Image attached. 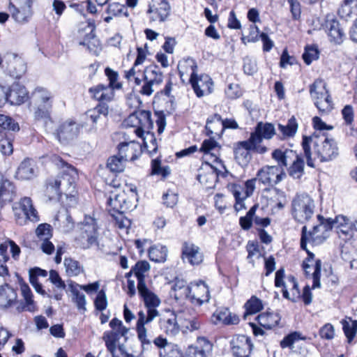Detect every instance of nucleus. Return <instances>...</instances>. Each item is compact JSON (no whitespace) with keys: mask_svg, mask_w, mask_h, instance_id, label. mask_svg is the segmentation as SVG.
I'll list each match as a JSON object with an SVG mask.
<instances>
[{"mask_svg":"<svg viewBox=\"0 0 357 357\" xmlns=\"http://www.w3.org/2000/svg\"><path fill=\"white\" fill-rule=\"evenodd\" d=\"M64 266L66 273L69 277L77 276L84 271V268L79 262L72 258H65Z\"/></svg>","mask_w":357,"mask_h":357,"instance_id":"obj_50","label":"nucleus"},{"mask_svg":"<svg viewBox=\"0 0 357 357\" xmlns=\"http://www.w3.org/2000/svg\"><path fill=\"white\" fill-rule=\"evenodd\" d=\"M302 268L307 277L312 276V289L319 288L321 287L320 276L321 261L320 259H316L314 264H312L311 262H307V261H303Z\"/></svg>","mask_w":357,"mask_h":357,"instance_id":"obj_27","label":"nucleus"},{"mask_svg":"<svg viewBox=\"0 0 357 357\" xmlns=\"http://www.w3.org/2000/svg\"><path fill=\"white\" fill-rule=\"evenodd\" d=\"M38 174L36 162L31 158L24 159L16 171V178L20 180H30L35 178Z\"/></svg>","mask_w":357,"mask_h":357,"instance_id":"obj_22","label":"nucleus"},{"mask_svg":"<svg viewBox=\"0 0 357 357\" xmlns=\"http://www.w3.org/2000/svg\"><path fill=\"white\" fill-rule=\"evenodd\" d=\"M217 147L218 142L213 138H211L209 139H205L203 142L200 151L204 153V155L206 158L210 157L213 159V162H220L221 160L219 158V157L215 153L211 152Z\"/></svg>","mask_w":357,"mask_h":357,"instance_id":"obj_47","label":"nucleus"},{"mask_svg":"<svg viewBox=\"0 0 357 357\" xmlns=\"http://www.w3.org/2000/svg\"><path fill=\"white\" fill-rule=\"evenodd\" d=\"M257 207L258 205L255 204L250 208L245 216L240 218L239 223L242 229L244 230H248L251 228L252 220Z\"/></svg>","mask_w":357,"mask_h":357,"instance_id":"obj_56","label":"nucleus"},{"mask_svg":"<svg viewBox=\"0 0 357 357\" xmlns=\"http://www.w3.org/2000/svg\"><path fill=\"white\" fill-rule=\"evenodd\" d=\"M26 67L24 62L16 56L13 57L8 63L6 70L14 78L19 79L26 72Z\"/></svg>","mask_w":357,"mask_h":357,"instance_id":"obj_39","label":"nucleus"},{"mask_svg":"<svg viewBox=\"0 0 357 357\" xmlns=\"http://www.w3.org/2000/svg\"><path fill=\"white\" fill-rule=\"evenodd\" d=\"M341 114L346 126L351 127L354 121V107L351 105H345L341 110Z\"/></svg>","mask_w":357,"mask_h":357,"instance_id":"obj_64","label":"nucleus"},{"mask_svg":"<svg viewBox=\"0 0 357 357\" xmlns=\"http://www.w3.org/2000/svg\"><path fill=\"white\" fill-rule=\"evenodd\" d=\"M187 67H190L191 70L190 82L197 96L201 98L206 93H211L213 90V81L208 75L202 74L199 76L197 75V66L195 60L188 59L178 64V68L181 78L184 75L181 68Z\"/></svg>","mask_w":357,"mask_h":357,"instance_id":"obj_4","label":"nucleus"},{"mask_svg":"<svg viewBox=\"0 0 357 357\" xmlns=\"http://www.w3.org/2000/svg\"><path fill=\"white\" fill-rule=\"evenodd\" d=\"M0 149L3 154L9 155L13 153V144L7 138V132L0 130Z\"/></svg>","mask_w":357,"mask_h":357,"instance_id":"obj_57","label":"nucleus"},{"mask_svg":"<svg viewBox=\"0 0 357 357\" xmlns=\"http://www.w3.org/2000/svg\"><path fill=\"white\" fill-rule=\"evenodd\" d=\"M303 154L307 166L315 167V161L329 162L337 158L339 154L337 142L333 138L324 135L303 136L302 140Z\"/></svg>","mask_w":357,"mask_h":357,"instance_id":"obj_1","label":"nucleus"},{"mask_svg":"<svg viewBox=\"0 0 357 357\" xmlns=\"http://www.w3.org/2000/svg\"><path fill=\"white\" fill-rule=\"evenodd\" d=\"M149 269L150 265L146 261H139L132 267L131 272H133L137 279V287H140L141 284H146L144 273L149 271Z\"/></svg>","mask_w":357,"mask_h":357,"instance_id":"obj_44","label":"nucleus"},{"mask_svg":"<svg viewBox=\"0 0 357 357\" xmlns=\"http://www.w3.org/2000/svg\"><path fill=\"white\" fill-rule=\"evenodd\" d=\"M307 339V337L303 335L300 332L294 331L286 335L280 341V345L282 349L289 348L293 352L296 353L297 351L294 349V344L298 340H306Z\"/></svg>","mask_w":357,"mask_h":357,"instance_id":"obj_45","label":"nucleus"},{"mask_svg":"<svg viewBox=\"0 0 357 357\" xmlns=\"http://www.w3.org/2000/svg\"><path fill=\"white\" fill-rule=\"evenodd\" d=\"M34 119L37 121L50 119V112L52 107V103L35 104Z\"/></svg>","mask_w":357,"mask_h":357,"instance_id":"obj_52","label":"nucleus"},{"mask_svg":"<svg viewBox=\"0 0 357 357\" xmlns=\"http://www.w3.org/2000/svg\"><path fill=\"white\" fill-rule=\"evenodd\" d=\"M7 102L10 105H20L29 99V92L23 85L14 83L7 89Z\"/></svg>","mask_w":357,"mask_h":357,"instance_id":"obj_20","label":"nucleus"},{"mask_svg":"<svg viewBox=\"0 0 357 357\" xmlns=\"http://www.w3.org/2000/svg\"><path fill=\"white\" fill-rule=\"evenodd\" d=\"M16 291L8 284L0 287V308L6 310L14 306L17 302Z\"/></svg>","mask_w":357,"mask_h":357,"instance_id":"obj_28","label":"nucleus"},{"mask_svg":"<svg viewBox=\"0 0 357 357\" xmlns=\"http://www.w3.org/2000/svg\"><path fill=\"white\" fill-rule=\"evenodd\" d=\"M275 134L274 126L270 123L259 122L250 134V138L257 145L262 146L263 139H270Z\"/></svg>","mask_w":357,"mask_h":357,"instance_id":"obj_21","label":"nucleus"},{"mask_svg":"<svg viewBox=\"0 0 357 357\" xmlns=\"http://www.w3.org/2000/svg\"><path fill=\"white\" fill-rule=\"evenodd\" d=\"M319 51L316 47L307 46L303 54V59L307 65H310L313 61L318 59Z\"/></svg>","mask_w":357,"mask_h":357,"instance_id":"obj_62","label":"nucleus"},{"mask_svg":"<svg viewBox=\"0 0 357 357\" xmlns=\"http://www.w3.org/2000/svg\"><path fill=\"white\" fill-rule=\"evenodd\" d=\"M137 66L134 63L133 66L129 70L126 71L125 77L129 81L133 79L135 85L140 86L142 82V77L141 70L137 69Z\"/></svg>","mask_w":357,"mask_h":357,"instance_id":"obj_60","label":"nucleus"},{"mask_svg":"<svg viewBox=\"0 0 357 357\" xmlns=\"http://www.w3.org/2000/svg\"><path fill=\"white\" fill-rule=\"evenodd\" d=\"M54 162L62 169V175L50 181L47 186L48 193H52V197L61 196L64 192L67 194L72 191L70 188H75V181L77 178V171L75 167L65 162L59 157H55Z\"/></svg>","mask_w":357,"mask_h":357,"instance_id":"obj_3","label":"nucleus"},{"mask_svg":"<svg viewBox=\"0 0 357 357\" xmlns=\"http://www.w3.org/2000/svg\"><path fill=\"white\" fill-rule=\"evenodd\" d=\"M15 5L10 3L9 10L12 17L20 23L29 22L33 15L32 5L33 0H14Z\"/></svg>","mask_w":357,"mask_h":357,"instance_id":"obj_13","label":"nucleus"},{"mask_svg":"<svg viewBox=\"0 0 357 357\" xmlns=\"http://www.w3.org/2000/svg\"><path fill=\"white\" fill-rule=\"evenodd\" d=\"M81 126L73 120H68L61 123L56 130V135L60 142L68 144L75 139L79 132Z\"/></svg>","mask_w":357,"mask_h":357,"instance_id":"obj_14","label":"nucleus"},{"mask_svg":"<svg viewBox=\"0 0 357 357\" xmlns=\"http://www.w3.org/2000/svg\"><path fill=\"white\" fill-rule=\"evenodd\" d=\"M171 7L169 2L166 0H158L155 1V3L149 5L147 13H154L157 16H152L151 20L155 21L158 20L160 22H165L167 20L170 15Z\"/></svg>","mask_w":357,"mask_h":357,"instance_id":"obj_24","label":"nucleus"},{"mask_svg":"<svg viewBox=\"0 0 357 357\" xmlns=\"http://www.w3.org/2000/svg\"><path fill=\"white\" fill-rule=\"evenodd\" d=\"M143 85L139 93L143 96H150L163 81V75L160 68L155 65L146 67L142 73Z\"/></svg>","mask_w":357,"mask_h":357,"instance_id":"obj_9","label":"nucleus"},{"mask_svg":"<svg viewBox=\"0 0 357 357\" xmlns=\"http://www.w3.org/2000/svg\"><path fill=\"white\" fill-rule=\"evenodd\" d=\"M21 291L23 299L21 301H18L17 299V302L15 304L16 306V312L18 313H21L24 311L29 312H36L38 310V307L35 301H33V295L28 284H22Z\"/></svg>","mask_w":357,"mask_h":357,"instance_id":"obj_17","label":"nucleus"},{"mask_svg":"<svg viewBox=\"0 0 357 357\" xmlns=\"http://www.w3.org/2000/svg\"><path fill=\"white\" fill-rule=\"evenodd\" d=\"M36 234L40 241L50 239L52 236V229L50 225L40 224L36 229Z\"/></svg>","mask_w":357,"mask_h":357,"instance_id":"obj_59","label":"nucleus"},{"mask_svg":"<svg viewBox=\"0 0 357 357\" xmlns=\"http://www.w3.org/2000/svg\"><path fill=\"white\" fill-rule=\"evenodd\" d=\"M135 144L134 140L129 142H122L119 144V155L124 160H135L137 158L136 149L135 148Z\"/></svg>","mask_w":357,"mask_h":357,"instance_id":"obj_40","label":"nucleus"},{"mask_svg":"<svg viewBox=\"0 0 357 357\" xmlns=\"http://www.w3.org/2000/svg\"><path fill=\"white\" fill-rule=\"evenodd\" d=\"M234 155L237 162L242 167L246 166L251 159L250 151L263 154L267 151L265 146H257L250 137L248 140L236 143Z\"/></svg>","mask_w":357,"mask_h":357,"instance_id":"obj_10","label":"nucleus"},{"mask_svg":"<svg viewBox=\"0 0 357 357\" xmlns=\"http://www.w3.org/2000/svg\"><path fill=\"white\" fill-rule=\"evenodd\" d=\"M153 343L160 349V357H182V353L178 346L168 343L166 338L159 336L154 339Z\"/></svg>","mask_w":357,"mask_h":357,"instance_id":"obj_26","label":"nucleus"},{"mask_svg":"<svg viewBox=\"0 0 357 357\" xmlns=\"http://www.w3.org/2000/svg\"><path fill=\"white\" fill-rule=\"evenodd\" d=\"M279 130L286 137H293L298 129V123L294 116L291 117L286 126L281 124L278 126Z\"/></svg>","mask_w":357,"mask_h":357,"instance_id":"obj_55","label":"nucleus"},{"mask_svg":"<svg viewBox=\"0 0 357 357\" xmlns=\"http://www.w3.org/2000/svg\"><path fill=\"white\" fill-rule=\"evenodd\" d=\"M284 169L280 166H264L257 174V181L266 187H271L279 183L284 177Z\"/></svg>","mask_w":357,"mask_h":357,"instance_id":"obj_11","label":"nucleus"},{"mask_svg":"<svg viewBox=\"0 0 357 357\" xmlns=\"http://www.w3.org/2000/svg\"><path fill=\"white\" fill-rule=\"evenodd\" d=\"M10 246L12 257L17 260L20 254V247L12 240H8L0 245V276L5 277L9 275L8 268L6 262L9 260L8 255V248Z\"/></svg>","mask_w":357,"mask_h":357,"instance_id":"obj_15","label":"nucleus"},{"mask_svg":"<svg viewBox=\"0 0 357 357\" xmlns=\"http://www.w3.org/2000/svg\"><path fill=\"white\" fill-rule=\"evenodd\" d=\"M105 73L109 81V83L107 85H106V86L111 87L113 91L114 89H119L122 87L121 84L117 82V79L119 77L117 72L109 68H106L105 70Z\"/></svg>","mask_w":357,"mask_h":357,"instance_id":"obj_61","label":"nucleus"},{"mask_svg":"<svg viewBox=\"0 0 357 357\" xmlns=\"http://www.w3.org/2000/svg\"><path fill=\"white\" fill-rule=\"evenodd\" d=\"M182 259L192 266L199 265L203 261V254L198 246L185 242L182 246Z\"/></svg>","mask_w":357,"mask_h":357,"instance_id":"obj_23","label":"nucleus"},{"mask_svg":"<svg viewBox=\"0 0 357 357\" xmlns=\"http://www.w3.org/2000/svg\"><path fill=\"white\" fill-rule=\"evenodd\" d=\"M291 161L292 163L287 169V172L294 179H301L304 175V160L301 155L296 152V156H294Z\"/></svg>","mask_w":357,"mask_h":357,"instance_id":"obj_38","label":"nucleus"},{"mask_svg":"<svg viewBox=\"0 0 357 357\" xmlns=\"http://www.w3.org/2000/svg\"><path fill=\"white\" fill-rule=\"evenodd\" d=\"M196 285L197 288V294H199L203 293V295L197 298L195 296L190 294L189 299H190L192 303L196 302L198 305H202L204 303H207L210 300L211 296L209 289L203 280H199L196 283Z\"/></svg>","mask_w":357,"mask_h":357,"instance_id":"obj_43","label":"nucleus"},{"mask_svg":"<svg viewBox=\"0 0 357 357\" xmlns=\"http://www.w3.org/2000/svg\"><path fill=\"white\" fill-rule=\"evenodd\" d=\"M126 162L119 155H114L108 158L107 167L113 172H123L125 167L124 163Z\"/></svg>","mask_w":357,"mask_h":357,"instance_id":"obj_54","label":"nucleus"},{"mask_svg":"<svg viewBox=\"0 0 357 357\" xmlns=\"http://www.w3.org/2000/svg\"><path fill=\"white\" fill-rule=\"evenodd\" d=\"M15 186L0 172V204L12 202L15 197Z\"/></svg>","mask_w":357,"mask_h":357,"instance_id":"obj_31","label":"nucleus"},{"mask_svg":"<svg viewBox=\"0 0 357 357\" xmlns=\"http://www.w3.org/2000/svg\"><path fill=\"white\" fill-rule=\"evenodd\" d=\"M167 248L162 245H157L149 249V257L151 261L155 262L165 261L167 256Z\"/></svg>","mask_w":357,"mask_h":357,"instance_id":"obj_48","label":"nucleus"},{"mask_svg":"<svg viewBox=\"0 0 357 357\" xmlns=\"http://www.w3.org/2000/svg\"><path fill=\"white\" fill-rule=\"evenodd\" d=\"M232 354L235 357H249L252 349L250 339L245 335H238L231 342Z\"/></svg>","mask_w":357,"mask_h":357,"instance_id":"obj_19","label":"nucleus"},{"mask_svg":"<svg viewBox=\"0 0 357 357\" xmlns=\"http://www.w3.org/2000/svg\"><path fill=\"white\" fill-rule=\"evenodd\" d=\"M89 91L94 99L100 102V103L109 102L112 100L114 97L112 89L102 84L90 88Z\"/></svg>","mask_w":357,"mask_h":357,"instance_id":"obj_32","label":"nucleus"},{"mask_svg":"<svg viewBox=\"0 0 357 357\" xmlns=\"http://www.w3.org/2000/svg\"><path fill=\"white\" fill-rule=\"evenodd\" d=\"M13 211L15 222L19 225H24L28 221L33 222L39 221L38 212L33 207L30 197H24L19 202L15 203Z\"/></svg>","mask_w":357,"mask_h":357,"instance_id":"obj_8","label":"nucleus"},{"mask_svg":"<svg viewBox=\"0 0 357 357\" xmlns=\"http://www.w3.org/2000/svg\"><path fill=\"white\" fill-rule=\"evenodd\" d=\"M294 156H296V151L291 149H284V151L280 149L274 150L272 153V158L277 162L276 166H280L282 169L287 167L288 162L291 161Z\"/></svg>","mask_w":357,"mask_h":357,"instance_id":"obj_37","label":"nucleus"},{"mask_svg":"<svg viewBox=\"0 0 357 357\" xmlns=\"http://www.w3.org/2000/svg\"><path fill=\"white\" fill-rule=\"evenodd\" d=\"M68 286L70 291L72 294V301L75 303L77 308L79 311L84 312L86 310V297L85 295L80 292L79 287V284L77 283L69 280L68 281Z\"/></svg>","mask_w":357,"mask_h":357,"instance_id":"obj_34","label":"nucleus"},{"mask_svg":"<svg viewBox=\"0 0 357 357\" xmlns=\"http://www.w3.org/2000/svg\"><path fill=\"white\" fill-rule=\"evenodd\" d=\"M206 134L211 137L220 136L224 131L222 119L218 114H215L208 118L206 125Z\"/></svg>","mask_w":357,"mask_h":357,"instance_id":"obj_33","label":"nucleus"},{"mask_svg":"<svg viewBox=\"0 0 357 357\" xmlns=\"http://www.w3.org/2000/svg\"><path fill=\"white\" fill-rule=\"evenodd\" d=\"M79 235L75 241L83 249H88L98 241V225L96 220L90 216L85 215L82 222L77 225Z\"/></svg>","mask_w":357,"mask_h":357,"instance_id":"obj_6","label":"nucleus"},{"mask_svg":"<svg viewBox=\"0 0 357 357\" xmlns=\"http://www.w3.org/2000/svg\"><path fill=\"white\" fill-rule=\"evenodd\" d=\"M109 112V108L105 103H99L94 108L88 110L85 113L86 121H90L93 124H96L100 115L107 116Z\"/></svg>","mask_w":357,"mask_h":357,"instance_id":"obj_41","label":"nucleus"},{"mask_svg":"<svg viewBox=\"0 0 357 357\" xmlns=\"http://www.w3.org/2000/svg\"><path fill=\"white\" fill-rule=\"evenodd\" d=\"M138 293L142 298L144 305L147 308L146 313L140 310L138 314V319L136 324L137 337L141 342L143 349L151 346V340L148 335V326L155 317L159 316L158 311L155 309L160 304L159 298L146 284H141L137 287Z\"/></svg>","mask_w":357,"mask_h":357,"instance_id":"obj_2","label":"nucleus"},{"mask_svg":"<svg viewBox=\"0 0 357 357\" xmlns=\"http://www.w3.org/2000/svg\"><path fill=\"white\" fill-rule=\"evenodd\" d=\"M284 270L283 268H280L275 273V287H285L286 289H288V290L289 289L292 293L291 301L294 302L297 301L301 298V292L296 278L291 275H288L285 280H284Z\"/></svg>","mask_w":357,"mask_h":357,"instance_id":"obj_16","label":"nucleus"},{"mask_svg":"<svg viewBox=\"0 0 357 357\" xmlns=\"http://www.w3.org/2000/svg\"><path fill=\"white\" fill-rule=\"evenodd\" d=\"M52 98L51 93L43 87H37L32 92V98L34 104L52 103Z\"/></svg>","mask_w":357,"mask_h":357,"instance_id":"obj_49","label":"nucleus"},{"mask_svg":"<svg viewBox=\"0 0 357 357\" xmlns=\"http://www.w3.org/2000/svg\"><path fill=\"white\" fill-rule=\"evenodd\" d=\"M54 220V225L56 226L57 222L60 230L63 233H68L75 227L74 221L66 208L59 211Z\"/></svg>","mask_w":357,"mask_h":357,"instance_id":"obj_30","label":"nucleus"},{"mask_svg":"<svg viewBox=\"0 0 357 357\" xmlns=\"http://www.w3.org/2000/svg\"><path fill=\"white\" fill-rule=\"evenodd\" d=\"M217 319L226 324H237L239 321L237 316H231L228 309H225L223 310L217 312Z\"/></svg>","mask_w":357,"mask_h":357,"instance_id":"obj_63","label":"nucleus"},{"mask_svg":"<svg viewBox=\"0 0 357 357\" xmlns=\"http://www.w3.org/2000/svg\"><path fill=\"white\" fill-rule=\"evenodd\" d=\"M107 203L112 216H115V213H123L130 208V202H127L124 192H112Z\"/></svg>","mask_w":357,"mask_h":357,"instance_id":"obj_18","label":"nucleus"},{"mask_svg":"<svg viewBox=\"0 0 357 357\" xmlns=\"http://www.w3.org/2000/svg\"><path fill=\"white\" fill-rule=\"evenodd\" d=\"M172 290L174 292V296L175 299L189 298L191 294V287L186 285L184 280H176L173 285Z\"/></svg>","mask_w":357,"mask_h":357,"instance_id":"obj_46","label":"nucleus"},{"mask_svg":"<svg viewBox=\"0 0 357 357\" xmlns=\"http://www.w3.org/2000/svg\"><path fill=\"white\" fill-rule=\"evenodd\" d=\"M340 323L348 342L351 343L357 334V320H353L351 317H347L342 319Z\"/></svg>","mask_w":357,"mask_h":357,"instance_id":"obj_42","label":"nucleus"},{"mask_svg":"<svg viewBox=\"0 0 357 357\" xmlns=\"http://www.w3.org/2000/svg\"><path fill=\"white\" fill-rule=\"evenodd\" d=\"M314 207L313 199L307 194H297L291 202V213L296 221L303 223L311 218Z\"/></svg>","mask_w":357,"mask_h":357,"instance_id":"obj_7","label":"nucleus"},{"mask_svg":"<svg viewBox=\"0 0 357 357\" xmlns=\"http://www.w3.org/2000/svg\"><path fill=\"white\" fill-rule=\"evenodd\" d=\"M317 218L319 224L313 227L312 231L307 232L309 243L312 245H318L324 243L329 236V232L333 229V219H325L319 215Z\"/></svg>","mask_w":357,"mask_h":357,"instance_id":"obj_12","label":"nucleus"},{"mask_svg":"<svg viewBox=\"0 0 357 357\" xmlns=\"http://www.w3.org/2000/svg\"><path fill=\"white\" fill-rule=\"evenodd\" d=\"M324 27L328 33L331 41L337 44H340L345 36L344 32L340 27V24L337 20L333 18H328L325 22Z\"/></svg>","mask_w":357,"mask_h":357,"instance_id":"obj_25","label":"nucleus"},{"mask_svg":"<svg viewBox=\"0 0 357 357\" xmlns=\"http://www.w3.org/2000/svg\"><path fill=\"white\" fill-rule=\"evenodd\" d=\"M159 325L160 329L167 335L174 336L180 330L176 317L174 314H172L169 317L160 318Z\"/></svg>","mask_w":357,"mask_h":357,"instance_id":"obj_36","label":"nucleus"},{"mask_svg":"<svg viewBox=\"0 0 357 357\" xmlns=\"http://www.w3.org/2000/svg\"><path fill=\"white\" fill-rule=\"evenodd\" d=\"M138 120L139 128H135L133 132L138 137H143L146 131L151 130L153 127V123L151 120V113L146 110H139Z\"/></svg>","mask_w":357,"mask_h":357,"instance_id":"obj_29","label":"nucleus"},{"mask_svg":"<svg viewBox=\"0 0 357 357\" xmlns=\"http://www.w3.org/2000/svg\"><path fill=\"white\" fill-rule=\"evenodd\" d=\"M152 175H161L166 177L170 174L169 167H162L161 161L158 158L154 159L151 162V173Z\"/></svg>","mask_w":357,"mask_h":357,"instance_id":"obj_58","label":"nucleus"},{"mask_svg":"<svg viewBox=\"0 0 357 357\" xmlns=\"http://www.w3.org/2000/svg\"><path fill=\"white\" fill-rule=\"evenodd\" d=\"M245 312L244 317L248 314H253L260 312L263 309V304L261 300L255 296H252L244 304Z\"/></svg>","mask_w":357,"mask_h":357,"instance_id":"obj_51","label":"nucleus"},{"mask_svg":"<svg viewBox=\"0 0 357 357\" xmlns=\"http://www.w3.org/2000/svg\"><path fill=\"white\" fill-rule=\"evenodd\" d=\"M326 83L321 79H317L310 86V93L314 105L321 115L328 114L333 109V102Z\"/></svg>","mask_w":357,"mask_h":357,"instance_id":"obj_5","label":"nucleus"},{"mask_svg":"<svg viewBox=\"0 0 357 357\" xmlns=\"http://www.w3.org/2000/svg\"><path fill=\"white\" fill-rule=\"evenodd\" d=\"M257 319L261 326L264 328L271 329L278 326L281 317L278 312L267 311L259 314Z\"/></svg>","mask_w":357,"mask_h":357,"instance_id":"obj_35","label":"nucleus"},{"mask_svg":"<svg viewBox=\"0 0 357 357\" xmlns=\"http://www.w3.org/2000/svg\"><path fill=\"white\" fill-rule=\"evenodd\" d=\"M357 221L347 224L337 229V233L340 238L347 241L353 238L356 231Z\"/></svg>","mask_w":357,"mask_h":357,"instance_id":"obj_53","label":"nucleus"}]
</instances>
